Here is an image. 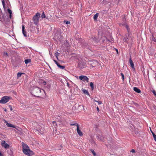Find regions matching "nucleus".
<instances>
[{
  "instance_id": "7ed1b4c3",
  "label": "nucleus",
  "mask_w": 156,
  "mask_h": 156,
  "mask_svg": "<svg viewBox=\"0 0 156 156\" xmlns=\"http://www.w3.org/2000/svg\"><path fill=\"white\" fill-rule=\"evenodd\" d=\"M40 13L37 12L33 18L34 23L36 25H37L39 22V18L40 17Z\"/></svg>"
},
{
  "instance_id": "f03ea898",
  "label": "nucleus",
  "mask_w": 156,
  "mask_h": 156,
  "mask_svg": "<svg viewBox=\"0 0 156 156\" xmlns=\"http://www.w3.org/2000/svg\"><path fill=\"white\" fill-rule=\"evenodd\" d=\"M42 91L45 92L43 90L37 87H35L32 90L31 94L35 96H37V95H38Z\"/></svg>"
},
{
  "instance_id": "b1692460",
  "label": "nucleus",
  "mask_w": 156,
  "mask_h": 156,
  "mask_svg": "<svg viewBox=\"0 0 156 156\" xmlns=\"http://www.w3.org/2000/svg\"><path fill=\"white\" fill-rule=\"evenodd\" d=\"M2 3L4 7H5V3L4 0H2Z\"/></svg>"
},
{
  "instance_id": "2f4dec72",
  "label": "nucleus",
  "mask_w": 156,
  "mask_h": 156,
  "mask_svg": "<svg viewBox=\"0 0 156 156\" xmlns=\"http://www.w3.org/2000/svg\"><path fill=\"white\" fill-rule=\"evenodd\" d=\"M152 92L153 94L156 96V92L154 90H153L152 91Z\"/></svg>"
},
{
  "instance_id": "6ab92c4d",
  "label": "nucleus",
  "mask_w": 156,
  "mask_h": 156,
  "mask_svg": "<svg viewBox=\"0 0 156 156\" xmlns=\"http://www.w3.org/2000/svg\"><path fill=\"white\" fill-rule=\"evenodd\" d=\"M70 125L71 126H77V127H78V126H79V125H78V124L77 123H71V124H70Z\"/></svg>"
},
{
  "instance_id": "9d476101",
  "label": "nucleus",
  "mask_w": 156,
  "mask_h": 156,
  "mask_svg": "<svg viewBox=\"0 0 156 156\" xmlns=\"http://www.w3.org/2000/svg\"><path fill=\"white\" fill-rule=\"evenodd\" d=\"M77 132L80 136H81L83 135L82 132L79 129V126H78L77 128Z\"/></svg>"
},
{
  "instance_id": "5701e85b",
  "label": "nucleus",
  "mask_w": 156,
  "mask_h": 156,
  "mask_svg": "<svg viewBox=\"0 0 156 156\" xmlns=\"http://www.w3.org/2000/svg\"><path fill=\"white\" fill-rule=\"evenodd\" d=\"M92 39L94 41H95V42H97L98 41L97 39L95 37H92Z\"/></svg>"
},
{
  "instance_id": "1a4fd4ad",
  "label": "nucleus",
  "mask_w": 156,
  "mask_h": 156,
  "mask_svg": "<svg viewBox=\"0 0 156 156\" xmlns=\"http://www.w3.org/2000/svg\"><path fill=\"white\" fill-rule=\"evenodd\" d=\"M129 64L132 67V68L133 69L134 68V64L133 63V61L131 59V58H130L129 59Z\"/></svg>"
},
{
  "instance_id": "20e7f679",
  "label": "nucleus",
  "mask_w": 156,
  "mask_h": 156,
  "mask_svg": "<svg viewBox=\"0 0 156 156\" xmlns=\"http://www.w3.org/2000/svg\"><path fill=\"white\" fill-rule=\"evenodd\" d=\"M10 99V97L7 96H4L0 100V103L2 104H4L8 102Z\"/></svg>"
},
{
  "instance_id": "c9c22d12",
  "label": "nucleus",
  "mask_w": 156,
  "mask_h": 156,
  "mask_svg": "<svg viewBox=\"0 0 156 156\" xmlns=\"http://www.w3.org/2000/svg\"><path fill=\"white\" fill-rule=\"evenodd\" d=\"M135 133L136 134H139V132L138 131H135Z\"/></svg>"
},
{
  "instance_id": "39448f33",
  "label": "nucleus",
  "mask_w": 156,
  "mask_h": 156,
  "mask_svg": "<svg viewBox=\"0 0 156 156\" xmlns=\"http://www.w3.org/2000/svg\"><path fill=\"white\" fill-rule=\"evenodd\" d=\"M79 78L80 80H83L84 82L86 81L87 82H89V79L86 76H79Z\"/></svg>"
},
{
  "instance_id": "a19ab883",
  "label": "nucleus",
  "mask_w": 156,
  "mask_h": 156,
  "mask_svg": "<svg viewBox=\"0 0 156 156\" xmlns=\"http://www.w3.org/2000/svg\"><path fill=\"white\" fill-rule=\"evenodd\" d=\"M0 156H4L0 152Z\"/></svg>"
},
{
  "instance_id": "f8f14e48",
  "label": "nucleus",
  "mask_w": 156,
  "mask_h": 156,
  "mask_svg": "<svg viewBox=\"0 0 156 156\" xmlns=\"http://www.w3.org/2000/svg\"><path fill=\"white\" fill-rule=\"evenodd\" d=\"M82 91H83V93L84 94H85L87 95H89V93H88V91L87 90H86L85 89H84L82 90Z\"/></svg>"
},
{
  "instance_id": "58836bf2",
  "label": "nucleus",
  "mask_w": 156,
  "mask_h": 156,
  "mask_svg": "<svg viewBox=\"0 0 156 156\" xmlns=\"http://www.w3.org/2000/svg\"><path fill=\"white\" fill-rule=\"evenodd\" d=\"M126 26V28L127 29V30H128V26L127 25H126V24H124Z\"/></svg>"
},
{
  "instance_id": "393cba45",
  "label": "nucleus",
  "mask_w": 156,
  "mask_h": 156,
  "mask_svg": "<svg viewBox=\"0 0 156 156\" xmlns=\"http://www.w3.org/2000/svg\"><path fill=\"white\" fill-rule=\"evenodd\" d=\"M55 56H56V58L58 59V52H57L56 53H55Z\"/></svg>"
},
{
  "instance_id": "ddd939ff",
  "label": "nucleus",
  "mask_w": 156,
  "mask_h": 156,
  "mask_svg": "<svg viewBox=\"0 0 156 156\" xmlns=\"http://www.w3.org/2000/svg\"><path fill=\"white\" fill-rule=\"evenodd\" d=\"M99 13H96L94 16L93 18L94 20H97V19Z\"/></svg>"
},
{
  "instance_id": "dca6fc26",
  "label": "nucleus",
  "mask_w": 156,
  "mask_h": 156,
  "mask_svg": "<svg viewBox=\"0 0 156 156\" xmlns=\"http://www.w3.org/2000/svg\"><path fill=\"white\" fill-rule=\"evenodd\" d=\"M22 74H24V73H18L17 74V77L18 78L20 77Z\"/></svg>"
},
{
  "instance_id": "79ce46f5",
  "label": "nucleus",
  "mask_w": 156,
  "mask_h": 156,
  "mask_svg": "<svg viewBox=\"0 0 156 156\" xmlns=\"http://www.w3.org/2000/svg\"><path fill=\"white\" fill-rule=\"evenodd\" d=\"M116 51L117 53L118 54V49H116Z\"/></svg>"
},
{
  "instance_id": "de8ad7c7",
  "label": "nucleus",
  "mask_w": 156,
  "mask_h": 156,
  "mask_svg": "<svg viewBox=\"0 0 156 156\" xmlns=\"http://www.w3.org/2000/svg\"><path fill=\"white\" fill-rule=\"evenodd\" d=\"M150 130H151V133H153V132L152 131V130H151V129H150Z\"/></svg>"
},
{
  "instance_id": "6e6552de",
  "label": "nucleus",
  "mask_w": 156,
  "mask_h": 156,
  "mask_svg": "<svg viewBox=\"0 0 156 156\" xmlns=\"http://www.w3.org/2000/svg\"><path fill=\"white\" fill-rule=\"evenodd\" d=\"M25 26L24 25H22V33L25 37H27V32L24 30Z\"/></svg>"
},
{
  "instance_id": "aec40b11",
  "label": "nucleus",
  "mask_w": 156,
  "mask_h": 156,
  "mask_svg": "<svg viewBox=\"0 0 156 156\" xmlns=\"http://www.w3.org/2000/svg\"><path fill=\"white\" fill-rule=\"evenodd\" d=\"M152 135L154 140L156 142V135L154 133H152Z\"/></svg>"
},
{
  "instance_id": "423d86ee",
  "label": "nucleus",
  "mask_w": 156,
  "mask_h": 156,
  "mask_svg": "<svg viewBox=\"0 0 156 156\" xmlns=\"http://www.w3.org/2000/svg\"><path fill=\"white\" fill-rule=\"evenodd\" d=\"M1 144L2 147H4L5 148H9V145L6 143L4 140L2 142Z\"/></svg>"
},
{
  "instance_id": "9b49d317",
  "label": "nucleus",
  "mask_w": 156,
  "mask_h": 156,
  "mask_svg": "<svg viewBox=\"0 0 156 156\" xmlns=\"http://www.w3.org/2000/svg\"><path fill=\"white\" fill-rule=\"evenodd\" d=\"M133 90L135 91L136 92L138 93H140L141 92V90H140L136 87H134L133 88Z\"/></svg>"
},
{
  "instance_id": "09e8293b",
  "label": "nucleus",
  "mask_w": 156,
  "mask_h": 156,
  "mask_svg": "<svg viewBox=\"0 0 156 156\" xmlns=\"http://www.w3.org/2000/svg\"><path fill=\"white\" fill-rule=\"evenodd\" d=\"M95 63H96V64H98V62H97L96 61H95Z\"/></svg>"
},
{
  "instance_id": "bb28decb",
  "label": "nucleus",
  "mask_w": 156,
  "mask_h": 156,
  "mask_svg": "<svg viewBox=\"0 0 156 156\" xmlns=\"http://www.w3.org/2000/svg\"><path fill=\"white\" fill-rule=\"evenodd\" d=\"M54 62H55L56 63V64L57 65V66H58V65H59V64L58 63V62H57L56 60H54Z\"/></svg>"
},
{
  "instance_id": "f704fd0d",
  "label": "nucleus",
  "mask_w": 156,
  "mask_h": 156,
  "mask_svg": "<svg viewBox=\"0 0 156 156\" xmlns=\"http://www.w3.org/2000/svg\"><path fill=\"white\" fill-rule=\"evenodd\" d=\"M131 152H132L134 153L135 152V151L134 149H133L131 150Z\"/></svg>"
},
{
  "instance_id": "c03bdc74",
  "label": "nucleus",
  "mask_w": 156,
  "mask_h": 156,
  "mask_svg": "<svg viewBox=\"0 0 156 156\" xmlns=\"http://www.w3.org/2000/svg\"><path fill=\"white\" fill-rule=\"evenodd\" d=\"M4 111H5V112H6L7 111V110H6V108H4Z\"/></svg>"
},
{
  "instance_id": "2eb2a0df",
  "label": "nucleus",
  "mask_w": 156,
  "mask_h": 156,
  "mask_svg": "<svg viewBox=\"0 0 156 156\" xmlns=\"http://www.w3.org/2000/svg\"><path fill=\"white\" fill-rule=\"evenodd\" d=\"M31 60L30 59H27L25 60V62L26 64H27L28 63L30 62Z\"/></svg>"
},
{
  "instance_id": "4c0bfd02",
  "label": "nucleus",
  "mask_w": 156,
  "mask_h": 156,
  "mask_svg": "<svg viewBox=\"0 0 156 156\" xmlns=\"http://www.w3.org/2000/svg\"><path fill=\"white\" fill-rule=\"evenodd\" d=\"M43 83V84L44 85H45L46 84V83L45 81H44Z\"/></svg>"
},
{
  "instance_id": "412c9836",
  "label": "nucleus",
  "mask_w": 156,
  "mask_h": 156,
  "mask_svg": "<svg viewBox=\"0 0 156 156\" xmlns=\"http://www.w3.org/2000/svg\"><path fill=\"white\" fill-rule=\"evenodd\" d=\"M90 151L92 152L94 156H95L96 155V153L93 150L91 149L90 150Z\"/></svg>"
},
{
  "instance_id": "72a5a7b5",
  "label": "nucleus",
  "mask_w": 156,
  "mask_h": 156,
  "mask_svg": "<svg viewBox=\"0 0 156 156\" xmlns=\"http://www.w3.org/2000/svg\"><path fill=\"white\" fill-rule=\"evenodd\" d=\"M9 108H10V110L11 111H12V106L11 105H9Z\"/></svg>"
},
{
  "instance_id": "c85d7f7f",
  "label": "nucleus",
  "mask_w": 156,
  "mask_h": 156,
  "mask_svg": "<svg viewBox=\"0 0 156 156\" xmlns=\"http://www.w3.org/2000/svg\"><path fill=\"white\" fill-rule=\"evenodd\" d=\"M8 11L10 14H11L12 13V11L10 9H8Z\"/></svg>"
},
{
  "instance_id": "c756f323",
  "label": "nucleus",
  "mask_w": 156,
  "mask_h": 156,
  "mask_svg": "<svg viewBox=\"0 0 156 156\" xmlns=\"http://www.w3.org/2000/svg\"><path fill=\"white\" fill-rule=\"evenodd\" d=\"M64 22H66V24H69L70 23V22L69 21H64Z\"/></svg>"
},
{
  "instance_id": "e433bc0d",
  "label": "nucleus",
  "mask_w": 156,
  "mask_h": 156,
  "mask_svg": "<svg viewBox=\"0 0 156 156\" xmlns=\"http://www.w3.org/2000/svg\"><path fill=\"white\" fill-rule=\"evenodd\" d=\"M97 139H98V140H101V139L100 138H99V137L98 136H97Z\"/></svg>"
},
{
  "instance_id": "7c9ffc66",
  "label": "nucleus",
  "mask_w": 156,
  "mask_h": 156,
  "mask_svg": "<svg viewBox=\"0 0 156 156\" xmlns=\"http://www.w3.org/2000/svg\"><path fill=\"white\" fill-rule=\"evenodd\" d=\"M151 39L152 40V41H156V39L155 38H154V37H152V38Z\"/></svg>"
},
{
  "instance_id": "ea45409f",
  "label": "nucleus",
  "mask_w": 156,
  "mask_h": 156,
  "mask_svg": "<svg viewBox=\"0 0 156 156\" xmlns=\"http://www.w3.org/2000/svg\"><path fill=\"white\" fill-rule=\"evenodd\" d=\"M97 109L98 110V111H99V108L98 107H97Z\"/></svg>"
},
{
  "instance_id": "4be33fe9",
  "label": "nucleus",
  "mask_w": 156,
  "mask_h": 156,
  "mask_svg": "<svg viewBox=\"0 0 156 156\" xmlns=\"http://www.w3.org/2000/svg\"><path fill=\"white\" fill-rule=\"evenodd\" d=\"M58 66L59 68H60V69H63L65 68V66H62L60 65V64H59V65H58Z\"/></svg>"
},
{
  "instance_id": "4468645a",
  "label": "nucleus",
  "mask_w": 156,
  "mask_h": 156,
  "mask_svg": "<svg viewBox=\"0 0 156 156\" xmlns=\"http://www.w3.org/2000/svg\"><path fill=\"white\" fill-rule=\"evenodd\" d=\"M5 20V18L4 16H0V21L2 22H3Z\"/></svg>"
},
{
  "instance_id": "49530a36",
  "label": "nucleus",
  "mask_w": 156,
  "mask_h": 156,
  "mask_svg": "<svg viewBox=\"0 0 156 156\" xmlns=\"http://www.w3.org/2000/svg\"><path fill=\"white\" fill-rule=\"evenodd\" d=\"M9 17L11 18V14H10V15H9Z\"/></svg>"
},
{
  "instance_id": "37998d69",
  "label": "nucleus",
  "mask_w": 156,
  "mask_h": 156,
  "mask_svg": "<svg viewBox=\"0 0 156 156\" xmlns=\"http://www.w3.org/2000/svg\"><path fill=\"white\" fill-rule=\"evenodd\" d=\"M53 124H54V123H55V124H56V122H55V121H53Z\"/></svg>"
},
{
  "instance_id": "473e14b6",
  "label": "nucleus",
  "mask_w": 156,
  "mask_h": 156,
  "mask_svg": "<svg viewBox=\"0 0 156 156\" xmlns=\"http://www.w3.org/2000/svg\"><path fill=\"white\" fill-rule=\"evenodd\" d=\"M3 55L4 56H5V55H6V56H8V54L6 52H4V53L3 54Z\"/></svg>"
},
{
  "instance_id": "a18cd8bd",
  "label": "nucleus",
  "mask_w": 156,
  "mask_h": 156,
  "mask_svg": "<svg viewBox=\"0 0 156 156\" xmlns=\"http://www.w3.org/2000/svg\"><path fill=\"white\" fill-rule=\"evenodd\" d=\"M135 105L136 106H137V105H138L136 103H135Z\"/></svg>"
},
{
  "instance_id": "0eeeda50",
  "label": "nucleus",
  "mask_w": 156,
  "mask_h": 156,
  "mask_svg": "<svg viewBox=\"0 0 156 156\" xmlns=\"http://www.w3.org/2000/svg\"><path fill=\"white\" fill-rule=\"evenodd\" d=\"M4 122L5 123V124L7 126L10 127L16 128V126H15L10 123H8L6 120H4Z\"/></svg>"
},
{
  "instance_id": "f3484780",
  "label": "nucleus",
  "mask_w": 156,
  "mask_h": 156,
  "mask_svg": "<svg viewBox=\"0 0 156 156\" xmlns=\"http://www.w3.org/2000/svg\"><path fill=\"white\" fill-rule=\"evenodd\" d=\"M90 86L92 90H93L94 89V84L92 82H90Z\"/></svg>"
},
{
  "instance_id": "f257e3e1",
  "label": "nucleus",
  "mask_w": 156,
  "mask_h": 156,
  "mask_svg": "<svg viewBox=\"0 0 156 156\" xmlns=\"http://www.w3.org/2000/svg\"><path fill=\"white\" fill-rule=\"evenodd\" d=\"M22 148L23 151L25 154L30 156L34 154L33 152L30 149L29 147L24 143L22 144Z\"/></svg>"
},
{
  "instance_id": "cd10ccee",
  "label": "nucleus",
  "mask_w": 156,
  "mask_h": 156,
  "mask_svg": "<svg viewBox=\"0 0 156 156\" xmlns=\"http://www.w3.org/2000/svg\"><path fill=\"white\" fill-rule=\"evenodd\" d=\"M95 101L97 102L98 103V104L99 105H100L101 104L102 102L101 101Z\"/></svg>"
},
{
  "instance_id": "a878e982",
  "label": "nucleus",
  "mask_w": 156,
  "mask_h": 156,
  "mask_svg": "<svg viewBox=\"0 0 156 156\" xmlns=\"http://www.w3.org/2000/svg\"><path fill=\"white\" fill-rule=\"evenodd\" d=\"M120 75L122 76V80H123L124 79V76L123 74L122 73H121Z\"/></svg>"
},
{
  "instance_id": "a211bd4d",
  "label": "nucleus",
  "mask_w": 156,
  "mask_h": 156,
  "mask_svg": "<svg viewBox=\"0 0 156 156\" xmlns=\"http://www.w3.org/2000/svg\"><path fill=\"white\" fill-rule=\"evenodd\" d=\"M45 17H46L45 15L44 14V12H43L42 14L41 15V18H42V19H43L44 18H45Z\"/></svg>"
}]
</instances>
